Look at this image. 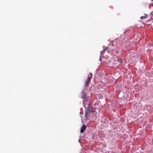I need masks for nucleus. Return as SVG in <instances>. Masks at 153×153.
Instances as JSON below:
<instances>
[{
  "label": "nucleus",
  "mask_w": 153,
  "mask_h": 153,
  "mask_svg": "<svg viewBox=\"0 0 153 153\" xmlns=\"http://www.w3.org/2000/svg\"><path fill=\"white\" fill-rule=\"evenodd\" d=\"M117 53H118V51H116Z\"/></svg>",
  "instance_id": "9b49d317"
},
{
  "label": "nucleus",
  "mask_w": 153,
  "mask_h": 153,
  "mask_svg": "<svg viewBox=\"0 0 153 153\" xmlns=\"http://www.w3.org/2000/svg\"><path fill=\"white\" fill-rule=\"evenodd\" d=\"M82 98V99L85 98L87 96V94L84 92L82 91L81 93Z\"/></svg>",
  "instance_id": "39448f33"
},
{
  "label": "nucleus",
  "mask_w": 153,
  "mask_h": 153,
  "mask_svg": "<svg viewBox=\"0 0 153 153\" xmlns=\"http://www.w3.org/2000/svg\"><path fill=\"white\" fill-rule=\"evenodd\" d=\"M91 112H92V111L87 110L85 112V116L86 118H87V117H88V114H90V113H91Z\"/></svg>",
  "instance_id": "20e7f679"
},
{
  "label": "nucleus",
  "mask_w": 153,
  "mask_h": 153,
  "mask_svg": "<svg viewBox=\"0 0 153 153\" xmlns=\"http://www.w3.org/2000/svg\"><path fill=\"white\" fill-rule=\"evenodd\" d=\"M118 61L119 62H120V63H121L123 61V60L122 59H120Z\"/></svg>",
  "instance_id": "6e6552de"
},
{
  "label": "nucleus",
  "mask_w": 153,
  "mask_h": 153,
  "mask_svg": "<svg viewBox=\"0 0 153 153\" xmlns=\"http://www.w3.org/2000/svg\"><path fill=\"white\" fill-rule=\"evenodd\" d=\"M86 126L85 125H83L81 128L80 130L81 133H83L84 131L86 129Z\"/></svg>",
  "instance_id": "7ed1b4c3"
},
{
  "label": "nucleus",
  "mask_w": 153,
  "mask_h": 153,
  "mask_svg": "<svg viewBox=\"0 0 153 153\" xmlns=\"http://www.w3.org/2000/svg\"><path fill=\"white\" fill-rule=\"evenodd\" d=\"M140 36L141 34L140 33L136 32V33L134 32V39H136V40H140Z\"/></svg>",
  "instance_id": "f03ea898"
},
{
  "label": "nucleus",
  "mask_w": 153,
  "mask_h": 153,
  "mask_svg": "<svg viewBox=\"0 0 153 153\" xmlns=\"http://www.w3.org/2000/svg\"><path fill=\"white\" fill-rule=\"evenodd\" d=\"M83 105H84V107H85V108H86V106H85V105L84 103H83Z\"/></svg>",
  "instance_id": "9d476101"
},
{
  "label": "nucleus",
  "mask_w": 153,
  "mask_h": 153,
  "mask_svg": "<svg viewBox=\"0 0 153 153\" xmlns=\"http://www.w3.org/2000/svg\"><path fill=\"white\" fill-rule=\"evenodd\" d=\"M100 61H101V56L100 57Z\"/></svg>",
  "instance_id": "1a4fd4ad"
},
{
  "label": "nucleus",
  "mask_w": 153,
  "mask_h": 153,
  "mask_svg": "<svg viewBox=\"0 0 153 153\" xmlns=\"http://www.w3.org/2000/svg\"><path fill=\"white\" fill-rule=\"evenodd\" d=\"M92 74L90 73L89 75V76L88 77L87 81H86V86H88L89 83H90L91 79L92 78Z\"/></svg>",
  "instance_id": "f257e3e1"
},
{
  "label": "nucleus",
  "mask_w": 153,
  "mask_h": 153,
  "mask_svg": "<svg viewBox=\"0 0 153 153\" xmlns=\"http://www.w3.org/2000/svg\"><path fill=\"white\" fill-rule=\"evenodd\" d=\"M108 47H106L104 49L103 51L101 52V55H103L105 52H106V51L107 50L108 51Z\"/></svg>",
  "instance_id": "0eeeda50"
},
{
  "label": "nucleus",
  "mask_w": 153,
  "mask_h": 153,
  "mask_svg": "<svg viewBox=\"0 0 153 153\" xmlns=\"http://www.w3.org/2000/svg\"><path fill=\"white\" fill-rule=\"evenodd\" d=\"M148 15L145 14L144 16H141L140 18V19H144L147 18L148 17Z\"/></svg>",
  "instance_id": "423d86ee"
}]
</instances>
